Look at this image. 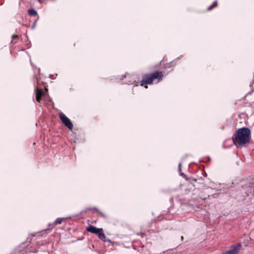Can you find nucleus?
Wrapping results in <instances>:
<instances>
[{
	"instance_id": "423d86ee",
	"label": "nucleus",
	"mask_w": 254,
	"mask_h": 254,
	"mask_svg": "<svg viewBox=\"0 0 254 254\" xmlns=\"http://www.w3.org/2000/svg\"><path fill=\"white\" fill-rule=\"evenodd\" d=\"M35 93L36 95H38L41 97L45 96V94L43 90L42 89L39 88L37 86L35 88Z\"/></svg>"
},
{
	"instance_id": "0eeeda50",
	"label": "nucleus",
	"mask_w": 254,
	"mask_h": 254,
	"mask_svg": "<svg viewBox=\"0 0 254 254\" xmlns=\"http://www.w3.org/2000/svg\"><path fill=\"white\" fill-rule=\"evenodd\" d=\"M28 13L29 15L31 16H35L38 14L37 11L34 8L29 9L28 10Z\"/></svg>"
},
{
	"instance_id": "20e7f679",
	"label": "nucleus",
	"mask_w": 254,
	"mask_h": 254,
	"mask_svg": "<svg viewBox=\"0 0 254 254\" xmlns=\"http://www.w3.org/2000/svg\"><path fill=\"white\" fill-rule=\"evenodd\" d=\"M60 119L63 123V124L67 127L69 129L71 130L73 128V126L70 120L64 114L61 113L60 114Z\"/></svg>"
},
{
	"instance_id": "aec40b11",
	"label": "nucleus",
	"mask_w": 254,
	"mask_h": 254,
	"mask_svg": "<svg viewBox=\"0 0 254 254\" xmlns=\"http://www.w3.org/2000/svg\"><path fill=\"white\" fill-rule=\"evenodd\" d=\"M53 75L52 74H50V75H49L50 78H51V79H54V78H53Z\"/></svg>"
},
{
	"instance_id": "4468645a",
	"label": "nucleus",
	"mask_w": 254,
	"mask_h": 254,
	"mask_svg": "<svg viewBox=\"0 0 254 254\" xmlns=\"http://www.w3.org/2000/svg\"><path fill=\"white\" fill-rule=\"evenodd\" d=\"M173 61H172V62H170V63H167V64H165V68H170V66H171V63H173Z\"/></svg>"
},
{
	"instance_id": "9b49d317",
	"label": "nucleus",
	"mask_w": 254,
	"mask_h": 254,
	"mask_svg": "<svg viewBox=\"0 0 254 254\" xmlns=\"http://www.w3.org/2000/svg\"><path fill=\"white\" fill-rule=\"evenodd\" d=\"M101 240L103 241L104 242H107L110 243L112 246H114V244L116 243L114 242H112L110 239L107 238L106 236H105V239H102Z\"/></svg>"
},
{
	"instance_id": "1a4fd4ad",
	"label": "nucleus",
	"mask_w": 254,
	"mask_h": 254,
	"mask_svg": "<svg viewBox=\"0 0 254 254\" xmlns=\"http://www.w3.org/2000/svg\"><path fill=\"white\" fill-rule=\"evenodd\" d=\"M96 210L97 212H99L100 211L98 209V208L97 207H88L86 208V210H82L80 213L83 212H85L86 210Z\"/></svg>"
},
{
	"instance_id": "5701e85b",
	"label": "nucleus",
	"mask_w": 254,
	"mask_h": 254,
	"mask_svg": "<svg viewBox=\"0 0 254 254\" xmlns=\"http://www.w3.org/2000/svg\"><path fill=\"white\" fill-rule=\"evenodd\" d=\"M207 158H208V160L209 161L210 160V158L209 157H208Z\"/></svg>"
},
{
	"instance_id": "2eb2a0df",
	"label": "nucleus",
	"mask_w": 254,
	"mask_h": 254,
	"mask_svg": "<svg viewBox=\"0 0 254 254\" xmlns=\"http://www.w3.org/2000/svg\"><path fill=\"white\" fill-rule=\"evenodd\" d=\"M41 98H42L41 96H39L38 95H36V100L39 103L40 102V101L41 100Z\"/></svg>"
},
{
	"instance_id": "9d476101",
	"label": "nucleus",
	"mask_w": 254,
	"mask_h": 254,
	"mask_svg": "<svg viewBox=\"0 0 254 254\" xmlns=\"http://www.w3.org/2000/svg\"><path fill=\"white\" fill-rule=\"evenodd\" d=\"M101 240L103 241L104 242H107L110 243L112 246H114V244L116 243L114 242H112L110 239L107 238L106 236H105V239H102Z\"/></svg>"
},
{
	"instance_id": "f03ea898",
	"label": "nucleus",
	"mask_w": 254,
	"mask_h": 254,
	"mask_svg": "<svg viewBox=\"0 0 254 254\" xmlns=\"http://www.w3.org/2000/svg\"><path fill=\"white\" fill-rule=\"evenodd\" d=\"M163 75L161 71H155L150 73L145 74L141 81V86L145 84H152L153 81L156 80V83H158L162 79Z\"/></svg>"
},
{
	"instance_id": "7ed1b4c3",
	"label": "nucleus",
	"mask_w": 254,
	"mask_h": 254,
	"mask_svg": "<svg viewBox=\"0 0 254 254\" xmlns=\"http://www.w3.org/2000/svg\"><path fill=\"white\" fill-rule=\"evenodd\" d=\"M86 231L92 234H96L100 239H105V235L103 233L102 228H98L93 225H89L86 227Z\"/></svg>"
},
{
	"instance_id": "393cba45",
	"label": "nucleus",
	"mask_w": 254,
	"mask_h": 254,
	"mask_svg": "<svg viewBox=\"0 0 254 254\" xmlns=\"http://www.w3.org/2000/svg\"><path fill=\"white\" fill-rule=\"evenodd\" d=\"M17 251H18L19 252H21V251H20V250H17Z\"/></svg>"
},
{
	"instance_id": "a211bd4d",
	"label": "nucleus",
	"mask_w": 254,
	"mask_h": 254,
	"mask_svg": "<svg viewBox=\"0 0 254 254\" xmlns=\"http://www.w3.org/2000/svg\"><path fill=\"white\" fill-rule=\"evenodd\" d=\"M37 20H38V19H36V20H35V21H34V23H33V25H32V27H31V29H34L35 28V25H36V22H37Z\"/></svg>"
},
{
	"instance_id": "b1692460",
	"label": "nucleus",
	"mask_w": 254,
	"mask_h": 254,
	"mask_svg": "<svg viewBox=\"0 0 254 254\" xmlns=\"http://www.w3.org/2000/svg\"><path fill=\"white\" fill-rule=\"evenodd\" d=\"M183 239H184L183 237V236H182V237H181V239H182V240H183Z\"/></svg>"
},
{
	"instance_id": "dca6fc26",
	"label": "nucleus",
	"mask_w": 254,
	"mask_h": 254,
	"mask_svg": "<svg viewBox=\"0 0 254 254\" xmlns=\"http://www.w3.org/2000/svg\"><path fill=\"white\" fill-rule=\"evenodd\" d=\"M98 213H100V214L101 215V216L105 218V219H107L108 218V217L107 216V215H106L105 214H104L103 213H102V212L101 211H99Z\"/></svg>"
},
{
	"instance_id": "f8f14e48",
	"label": "nucleus",
	"mask_w": 254,
	"mask_h": 254,
	"mask_svg": "<svg viewBox=\"0 0 254 254\" xmlns=\"http://www.w3.org/2000/svg\"><path fill=\"white\" fill-rule=\"evenodd\" d=\"M254 80H253L250 84V87H253V84L254 83ZM254 88H253V89L251 90V91L249 92L247 94V95H249V94H251L253 92H254Z\"/></svg>"
},
{
	"instance_id": "f257e3e1",
	"label": "nucleus",
	"mask_w": 254,
	"mask_h": 254,
	"mask_svg": "<svg viewBox=\"0 0 254 254\" xmlns=\"http://www.w3.org/2000/svg\"><path fill=\"white\" fill-rule=\"evenodd\" d=\"M251 138V130L245 127L237 129L232 136L233 143L237 148L245 146L250 142Z\"/></svg>"
},
{
	"instance_id": "a878e982",
	"label": "nucleus",
	"mask_w": 254,
	"mask_h": 254,
	"mask_svg": "<svg viewBox=\"0 0 254 254\" xmlns=\"http://www.w3.org/2000/svg\"><path fill=\"white\" fill-rule=\"evenodd\" d=\"M30 47H31V46H28V48H30Z\"/></svg>"
},
{
	"instance_id": "ddd939ff",
	"label": "nucleus",
	"mask_w": 254,
	"mask_h": 254,
	"mask_svg": "<svg viewBox=\"0 0 254 254\" xmlns=\"http://www.w3.org/2000/svg\"><path fill=\"white\" fill-rule=\"evenodd\" d=\"M181 164H182V163L180 162L179 163V164L178 170H179V172L180 173V175L182 176L184 175V174L181 172V171H182V170H181Z\"/></svg>"
},
{
	"instance_id": "412c9836",
	"label": "nucleus",
	"mask_w": 254,
	"mask_h": 254,
	"mask_svg": "<svg viewBox=\"0 0 254 254\" xmlns=\"http://www.w3.org/2000/svg\"><path fill=\"white\" fill-rule=\"evenodd\" d=\"M172 201H173V197H171V198H170V201L171 202H172Z\"/></svg>"
},
{
	"instance_id": "39448f33",
	"label": "nucleus",
	"mask_w": 254,
	"mask_h": 254,
	"mask_svg": "<svg viewBox=\"0 0 254 254\" xmlns=\"http://www.w3.org/2000/svg\"><path fill=\"white\" fill-rule=\"evenodd\" d=\"M64 219V218H58L57 219H56L55 220V221L53 222V224H51V223L49 224V226H51L52 228L45 229V231L46 232H47V233H49V232L51 231L52 228L53 227H54L55 225L61 224L62 221H63Z\"/></svg>"
},
{
	"instance_id": "6ab92c4d",
	"label": "nucleus",
	"mask_w": 254,
	"mask_h": 254,
	"mask_svg": "<svg viewBox=\"0 0 254 254\" xmlns=\"http://www.w3.org/2000/svg\"><path fill=\"white\" fill-rule=\"evenodd\" d=\"M126 77V75L125 74H124V75H122L121 76V77L120 78V79L122 80L124 78H125Z\"/></svg>"
},
{
	"instance_id": "6e6552de",
	"label": "nucleus",
	"mask_w": 254,
	"mask_h": 254,
	"mask_svg": "<svg viewBox=\"0 0 254 254\" xmlns=\"http://www.w3.org/2000/svg\"><path fill=\"white\" fill-rule=\"evenodd\" d=\"M217 6V1H214L212 4H211L207 8V10H210L213 8L216 7Z\"/></svg>"
},
{
	"instance_id": "4be33fe9",
	"label": "nucleus",
	"mask_w": 254,
	"mask_h": 254,
	"mask_svg": "<svg viewBox=\"0 0 254 254\" xmlns=\"http://www.w3.org/2000/svg\"><path fill=\"white\" fill-rule=\"evenodd\" d=\"M221 128H222V129H224V127H221Z\"/></svg>"
},
{
	"instance_id": "f3484780",
	"label": "nucleus",
	"mask_w": 254,
	"mask_h": 254,
	"mask_svg": "<svg viewBox=\"0 0 254 254\" xmlns=\"http://www.w3.org/2000/svg\"><path fill=\"white\" fill-rule=\"evenodd\" d=\"M11 38H12V41H11V43L12 42V41L13 39H15V38H18V36L17 35H15V34H13L12 36H11Z\"/></svg>"
}]
</instances>
